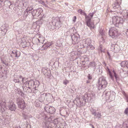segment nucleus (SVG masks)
I'll list each match as a JSON object with an SVG mask.
<instances>
[{"mask_svg": "<svg viewBox=\"0 0 128 128\" xmlns=\"http://www.w3.org/2000/svg\"><path fill=\"white\" fill-rule=\"evenodd\" d=\"M112 22L113 24L116 26L119 27V26L121 25L123 22L122 19L118 16H114L112 19Z\"/></svg>", "mask_w": 128, "mask_h": 128, "instance_id": "nucleus-1", "label": "nucleus"}, {"mask_svg": "<svg viewBox=\"0 0 128 128\" xmlns=\"http://www.w3.org/2000/svg\"><path fill=\"white\" fill-rule=\"evenodd\" d=\"M93 15L94 14L93 13H90L89 14L88 16H86V24L90 28L91 30L94 28V24L90 22L91 19Z\"/></svg>", "mask_w": 128, "mask_h": 128, "instance_id": "nucleus-2", "label": "nucleus"}, {"mask_svg": "<svg viewBox=\"0 0 128 128\" xmlns=\"http://www.w3.org/2000/svg\"><path fill=\"white\" fill-rule=\"evenodd\" d=\"M99 88L101 89L105 88L107 86L108 82L106 78L104 76L100 78L98 80Z\"/></svg>", "mask_w": 128, "mask_h": 128, "instance_id": "nucleus-3", "label": "nucleus"}, {"mask_svg": "<svg viewBox=\"0 0 128 128\" xmlns=\"http://www.w3.org/2000/svg\"><path fill=\"white\" fill-rule=\"evenodd\" d=\"M43 119L45 120L46 122H44L42 123V126L44 128H48L49 127V122H51V119L50 118H48L46 115L44 114Z\"/></svg>", "mask_w": 128, "mask_h": 128, "instance_id": "nucleus-4", "label": "nucleus"}, {"mask_svg": "<svg viewBox=\"0 0 128 128\" xmlns=\"http://www.w3.org/2000/svg\"><path fill=\"white\" fill-rule=\"evenodd\" d=\"M118 30L114 27L110 28L109 30V34L110 36L112 38H114L118 35Z\"/></svg>", "mask_w": 128, "mask_h": 128, "instance_id": "nucleus-5", "label": "nucleus"}, {"mask_svg": "<svg viewBox=\"0 0 128 128\" xmlns=\"http://www.w3.org/2000/svg\"><path fill=\"white\" fill-rule=\"evenodd\" d=\"M17 103L18 107L23 109L26 106L24 100L21 98H18L17 99Z\"/></svg>", "mask_w": 128, "mask_h": 128, "instance_id": "nucleus-6", "label": "nucleus"}, {"mask_svg": "<svg viewBox=\"0 0 128 128\" xmlns=\"http://www.w3.org/2000/svg\"><path fill=\"white\" fill-rule=\"evenodd\" d=\"M44 109L47 112L51 114H53L55 111L54 108L52 106H46L45 107Z\"/></svg>", "mask_w": 128, "mask_h": 128, "instance_id": "nucleus-7", "label": "nucleus"}, {"mask_svg": "<svg viewBox=\"0 0 128 128\" xmlns=\"http://www.w3.org/2000/svg\"><path fill=\"white\" fill-rule=\"evenodd\" d=\"M120 4L117 3H115L112 5V8L111 10L112 12H115L118 11L120 8Z\"/></svg>", "mask_w": 128, "mask_h": 128, "instance_id": "nucleus-8", "label": "nucleus"}, {"mask_svg": "<svg viewBox=\"0 0 128 128\" xmlns=\"http://www.w3.org/2000/svg\"><path fill=\"white\" fill-rule=\"evenodd\" d=\"M46 101L49 103L52 102L53 99L52 94L49 93L46 94Z\"/></svg>", "mask_w": 128, "mask_h": 128, "instance_id": "nucleus-9", "label": "nucleus"}, {"mask_svg": "<svg viewBox=\"0 0 128 128\" xmlns=\"http://www.w3.org/2000/svg\"><path fill=\"white\" fill-rule=\"evenodd\" d=\"M111 48L112 50H114L116 52H118L120 50L119 46L117 44H112V45Z\"/></svg>", "mask_w": 128, "mask_h": 128, "instance_id": "nucleus-10", "label": "nucleus"}, {"mask_svg": "<svg viewBox=\"0 0 128 128\" xmlns=\"http://www.w3.org/2000/svg\"><path fill=\"white\" fill-rule=\"evenodd\" d=\"M71 38L73 42L74 43L77 44L79 42L80 38L78 36H76L75 34H73Z\"/></svg>", "mask_w": 128, "mask_h": 128, "instance_id": "nucleus-11", "label": "nucleus"}, {"mask_svg": "<svg viewBox=\"0 0 128 128\" xmlns=\"http://www.w3.org/2000/svg\"><path fill=\"white\" fill-rule=\"evenodd\" d=\"M26 86H28L32 89H34L35 88H36V86L34 85V82L33 81H30L29 82H26Z\"/></svg>", "mask_w": 128, "mask_h": 128, "instance_id": "nucleus-12", "label": "nucleus"}, {"mask_svg": "<svg viewBox=\"0 0 128 128\" xmlns=\"http://www.w3.org/2000/svg\"><path fill=\"white\" fill-rule=\"evenodd\" d=\"M20 55V52L19 51H12L11 56L13 58L14 57L18 58Z\"/></svg>", "mask_w": 128, "mask_h": 128, "instance_id": "nucleus-13", "label": "nucleus"}, {"mask_svg": "<svg viewBox=\"0 0 128 128\" xmlns=\"http://www.w3.org/2000/svg\"><path fill=\"white\" fill-rule=\"evenodd\" d=\"M53 44L52 42H47L45 43L42 46L43 49L44 50H46L48 47H50Z\"/></svg>", "mask_w": 128, "mask_h": 128, "instance_id": "nucleus-14", "label": "nucleus"}, {"mask_svg": "<svg viewBox=\"0 0 128 128\" xmlns=\"http://www.w3.org/2000/svg\"><path fill=\"white\" fill-rule=\"evenodd\" d=\"M52 23L54 25L57 27L58 28L61 26V24L60 22L59 21H57L56 19H55L53 20Z\"/></svg>", "mask_w": 128, "mask_h": 128, "instance_id": "nucleus-15", "label": "nucleus"}, {"mask_svg": "<svg viewBox=\"0 0 128 128\" xmlns=\"http://www.w3.org/2000/svg\"><path fill=\"white\" fill-rule=\"evenodd\" d=\"M23 88L24 90L27 93H30L32 92V89L27 86H24Z\"/></svg>", "mask_w": 128, "mask_h": 128, "instance_id": "nucleus-16", "label": "nucleus"}, {"mask_svg": "<svg viewBox=\"0 0 128 128\" xmlns=\"http://www.w3.org/2000/svg\"><path fill=\"white\" fill-rule=\"evenodd\" d=\"M0 110H1L2 113H4L6 110V108L5 106V103H3L2 104H0Z\"/></svg>", "mask_w": 128, "mask_h": 128, "instance_id": "nucleus-17", "label": "nucleus"}, {"mask_svg": "<svg viewBox=\"0 0 128 128\" xmlns=\"http://www.w3.org/2000/svg\"><path fill=\"white\" fill-rule=\"evenodd\" d=\"M96 64L94 62H90L89 63V65L88 66V68L91 67L92 69L94 70L96 68Z\"/></svg>", "mask_w": 128, "mask_h": 128, "instance_id": "nucleus-18", "label": "nucleus"}, {"mask_svg": "<svg viewBox=\"0 0 128 128\" xmlns=\"http://www.w3.org/2000/svg\"><path fill=\"white\" fill-rule=\"evenodd\" d=\"M111 94L110 92L107 91L106 90H105L104 92L103 96L104 97H106V99L107 100H108V98H109V96Z\"/></svg>", "mask_w": 128, "mask_h": 128, "instance_id": "nucleus-19", "label": "nucleus"}, {"mask_svg": "<svg viewBox=\"0 0 128 128\" xmlns=\"http://www.w3.org/2000/svg\"><path fill=\"white\" fill-rule=\"evenodd\" d=\"M1 33L2 35L4 36L5 35L7 32V28L5 26H2L1 28Z\"/></svg>", "mask_w": 128, "mask_h": 128, "instance_id": "nucleus-20", "label": "nucleus"}, {"mask_svg": "<svg viewBox=\"0 0 128 128\" xmlns=\"http://www.w3.org/2000/svg\"><path fill=\"white\" fill-rule=\"evenodd\" d=\"M45 96L46 94H44L40 95L39 98L40 101L41 102H43L44 100Z\"/></svg>", "mask_w": 128, "mask_h": 128, "instance_id": "nucleus-21", "label": "nucleus"}, {"mask_svg": "<svg viewBox=\"0 0 128 128\" xmlns=\"http://www.w3.org/2000/svg\"><path fill=\"white\" fill-rule=\"evenodd\" d=\"M85 97L88 98L87 99H85V102H90L92 100L90 94H85Z\"/></svg>", "mask_w": 128, "mask_h": 128, "instance_id": "nucleus-22", "label": "nucleus"}, {"mask_svg": "<svg viewBox=\"0 0 128 128\" xmlns=\"http://www.w3.org/2000/svg\"><path fill=\"white\" fill-rule=\"evenodd\" d=\"M9 108L12 111L16 109V106L13 104H11L9 106Z\"/></svg>", "mask_w": 128, "mask_h": 128, "instance_id": "nucleus-23", "label": "nucleus"}, {"mask_svg": "<svg viewBox=\"0 0 128 128\" xmlns=\"http://www.w3.org/2000/svg\"><path fill=\"white\" fill-rule=\"evenodd\" d=\"M66 124L64 123H60L59 124V125H57L56 126L58 128H66Z\"/></svg>", "mask_w": 128, "mask_h": 128, "instance_id": "nucleus-24", "label": "nucleus"}, {"mask_svg": "<svg viewBox=\"0 0 128 128\" xmlns=\"http://www.w3.org/2000/svg\"><path fill=\"white\" fill-rule=\"evenodd\" d=\"M38 11V10H34L33 11H32V14L33 16H38L40 14L38 12L37 13V12Z\"/></svg>", "mask_w": 128, "mask_h": 128, "instance_id": "nucleus-25", "label": "nucleus"}, {"mask_svg": "<svg viewBox=\"0 0 128 128\" xmlns=\"http://www.w3.org/2000/svg\"><path fill=\"white\" fill-rule=\"evenodd\" d=\"M84 102H82L80 100H78V102L77 104V105L79 106L80 107L84 105L85 104Z\"/></svg>", "mask_w": 128, "mask_h": 128, "instance_id": "nucleus-26", "label": "nucleus"}, {"mask_svg": "<svg viewBox=\"0 0 128 128\" xmlns=\"http://www.w3.org/2000/svg\"><path fill=\"white\" fill-rule=\"evenodd\" d=\"M101 116H102L100 113L99 112H97L94 115V119L96 118L99 119L101 118Z\"/></svg>", "mask_w": 128, "mask_h": 128, "instance_id": "nucleus-27", "label": "nucleus"}, {"mask_svg": "<svg viewBox=\"0 0 128 128\" xmlns=\"http://www.w3.org/2000/svg\"><path fill=\"white\" fill-rule=\"evenodd\" d=\"M83 60L82 61V63L86 62L89 60L88 58L86 56H84L82 58Z\"/></svg>", "mask_w": 128, "mask_h": 128, "instance_id": "nucleus-28", "label": "nucleus"}, {"mask_svg": "<svg viewBox=\"0 0 128 128\" xmlns=\"http://www.w3.org/2000/svg\"><path fill=\"white\" fill-rule=\"evenodd\" d=\"M109 98H108L107 100H110L111 101H112L115 98V96L113 94H112L111 93V94L109 96Z\"/></svg>", "mask_w": 128, "mask_h": 128, "instance_id": "nucleus-29", "label": "nucleus"}, {"mask_svg": "<svg viewBox=\"0 0 128 128\" xmlns=\"http://www.w3.org/2000/svg\"><path fill=\"white\" fill-rule=\"evenodd\" d=\"M91 41L90 39V38H87L86 40L85 43L87 44L88 46L90 45V44L91 43Z\"/></svg>", "mask_w": 128, "mask_h": 128, "instance_id": "nucleus-30", "label": "nucleus"}, {"mask_svg": "<svg viewBox=\"0 0 128 128\" xmlns=\"http://www.w3.org/2000/svg\"><path fill=\"white\" fill-rule=\"evenodd\" d=\"M58 119H56L54 120L53 123L55 125L57 124V125H59V124H60L58 122Z\"/></svg>", "mask_w": 128, "mask_h": 128, "instance_id": "nucleus-31", "label": "nucleus"}, {"mask_svg": "<svg viewBox=\"0 0 128 128\" xmlns=\"http://www.w3.org/2000/svg\"><path fill=\"white\" fill-rule=\"evenodd\" d=\"M108 68V74H109V75L110 76V78H111L113 80H114L113 77L111 74V72L110 71L109 69L108 68Z\"/></svg>", "mask_w": 128, "mask_h": 128, "instance_id": "nucleus-32", "label": "nucleus"}, {"mask_svg": "<svg viewBox=\"0 0 128 128\" xmlns=\"http://www.w3.org/2000/svg\"><path fill=\"white\" fill-rule=\"evenodd\" d=\"M39 3L42 5H43L44 6L46 7V5L45 4V2L43 1H42L41 0H40L38 1Z\"/></svg>", "mask_w": 128, "mask_h": 128, "instance_id": "nucleus-33", "label": "nucleus"}, {"mask_svg": "<svg viewBox=\"0 0 128 128\" xmlns=\"http://www.w3.org/2000/svg\"><path fill=\"white\" fill-rule=\"evenodd\" d=\"M113 72L114 74V76L115 77L116 80H117L118 79V76L114 70L113 71Z\"/></svg>", "mask_w": 128, "mask_h": 128, "instance_id": "nucleus-34", "label": "nucleus"}, {"mask_svg": "<svg viewBox=\"0 0 128 128\" xmlns=\"http://www.w3.org/2000/svg\"><path fill=\"white\" fill-rule=\"evenodd\" d=\"M126 64V61H124L120 63V65L122 67H125V64Z\"/></svg>", "mask_w": 128, "mask_h": 128, "instance_id": "nucleus-35", "label": "nucleus"}, {"mask_svg": "<svg viewBox=\"0 0 128 128\" xmlns=\"http://www.w3.org/2000/svg\"><path fill=\"white\" fill-rule=\"evenodd\" d=\"M90 96L91 98V99L92 100L93 99H94L95 98V95L94 94H90Z\"/></svg>", "mask_w": 128, "mask_h": 128, "instance_id": "nucleus-36", "label": "nucleus"}, {"mask_svg": "<svg viewBox=\"0 0 128 128\" xmlns=\"http://www.w3.org/2000/svg\"><path fill=\"white\" fill-rule=\"evenodd\" d=\"M19 78H22V83H20V84H23V83H24V81L25 80H25V78H22V76H19Z\"/></svg>", "mask_w": 128, "mask_h": 128, "instance_id": "nucleus-37", "label": "nucleus"}, {"mask_svg": "<svg viewBox=\"0 0 128 128\" xmlns=\"http://www.w3.org/2000/svg\"><path fill=\"white\" fill-rule=\"evenodd\" d=\"M78 12L79 13H80L82 14H85L83 11L81 9H80L78 10Z\"/></svg>", "mask_w": 128, "mask_h": 128, "instance_id": "nucleus-38", "label": "nucleus"}, {"mask_svg": "<svg viewBox=\"0 0 128 128\" xmlns=\"http://www.w3.org/2000/svg\"><path fill=\"white\" fill-rule=\"evenodd\" d=\"M88 46L91 50H93L94 49V47L92 44L89 45Z\"/></svg>", "mask_w": 128, "mask_h": 128, "instance_id": "nucleus-39", "label": "nucleus"}, {"mask_svg": "<svg viewBox=\"0 0 128 128\" xmlns=\"http://www.w3.org/2000/svg\"><path fill=\"white\" fill-rule=\"evenodd\" d=\"M124 113L127 115H128V108H127L125 110L124 112Z\"/></svg>", "mask_w": 128, "mask_h": 128, "instance_id": "nucleus-40", "label": "nucleus"}, {"mask_svg": "<svg viewBox=\"0 0 128 128\" xmlns=\"http://www.w3.org/2000/svg\"><path fill=\"white\" fill-rule=\"evenodd\" d=\"M69 83V81L66 80H65L63 81V84H64L65 85H66L68 84Z\"/></svg>", "mask_w": 128, "mask_h": 128, "instance_id": "nucleus-41", "label": "nucleus"}, {"mask_svg": "<svg viewBox=\"0 0 128 128\" xmlns=\"http://www.w3.org/2000/svg\"><path fill=\"white\" fill-rule=\"evenodd\" d=\"M92 114L93 115H94L96 112L95 110H91Z\"/></svg>", "mask_w": 128, "mask_h": 128, "instance_id": "nucleus-42", "label": "nucleus"}, {"mask_svg": "<svg viewBox=\"0 0 128 128\" xmlns=\"http://www.w3.org/2000/svg\"><path fill=\"white\" fill-rule=\"evenodd\" d=\"M23 116L24 119H26L28 118V116L26 114H23Z\"/></svg>", "mask_w": 128, "mask_h": 128, "instance_id": "nucleus-43", "label": "nucleus"}, {"mask_svg": "<svg viewBox=\"0 0 128 128\" xmlns=\"http://www.w3.org/2000/svg\"><path fill=\"white\" fill-rule=\"evenodd\" d=\"M13 81L15 83H16V82L19 83L20 82V81L18 79H14V80Z\"/></svg>", "mask_w": 128, "mask_h": 128, "instance_id": "nucleus-44", "label": "nucleus"}, {"mask_svg": "<svg viewBox=\"0 0 128 128\" xmlns=\"http://www.w3.org/2000/svg\"><path fill=\"white\" fill-rule=\"evenodd\" d=\"M99 48L101 52H104V50H103L102 48V46L101 45H100V46Z\"/></svg>", "mask_w": 128, "mask_h": 128, "instance_id": "nucleus-45", "label": "nucleus"}, {"mask_svg": "<svg viewBox=\"0 0 128 128\" xmlns=\"http://www.w3.org/2000/svg\"><path fill=\"white\" fill-rule=\"evenodd\" d=\"M122 1V0H116L117 2L116 3L120 4L121 3Z\"/></svg>", "mask_w": 128, "mask_h": 128, "instance_id": "nucleus-46", "label": "nucleus"}, {"mask_svg": "<svg viewBox=\"0 0 128 128\" xmlns=\"http://www.w3.org/2000/svg\"><path fill=\"white\" fill-rule=\"evenodd\" d=\"M100 33L102 36H103L104 35V33L102 30H100Z\"/></svg>", "mask_w": 128, "mask_h": 128, "instance_id": "nucleus-47", "label": "nucleus"}, {"mask_svg": "<svg viewBox=\"0 0 128 128\" xmlns=\"http://www.w3.org/2000/svg\"><path fill=\"white\" fill-rule=\"evenodd\" d=\"M126 13V16L127 18H128V12L126 11H125V12ZM125 17L126 16H125Z\"/></svg>", "mask_w": 128, "mask_h": 128, "instance_id": "nucleus-48", "label": "nucleus"}, {"mask_svg": "<svg viewBox=\"0 0 128 128\" xmlns=\"http://www.w3.org/2000/svg\"><path fill=\"white\" fill-rule=\"evenodd\" d=\"M76 16H74L73 20V21L74 22H75L76 21Z\"/></svg>", "mask_w": 128, "mask_h": 128, "instance_id": "nucleus-49", "label": "nucleus"}, {"mask_svg": "<svg viewBox=\"0 0 128 128\" xmlns=\"http://www.w3.org/2000/svg\"><path fill=\"white\" fill-rule=\"evenodd\" d=\"M125 66H126L127 68H128V61H126Z\"/></svg>", "mask_w": 128, "mask_h": 128, "instance_id": "nucleus-50", "label": "nucleus"}, {"mask_svg": "<svg viewBox=\"0 0 128 128\" xmlns=\"http://www.w3.org/2000/svg\"><path fill=\"white\" fill-rule=\"evenodd\" d=\"M88 78L89 79L91 80L92 78V77L90 76V74H88Z\"/></svg>", "mask_w": 128, "mask_h": 128, "instance_id": "nucleus-51", "label": "nucleus"}, {"mask_svg": "<svg viewBox=\"0 0 128 128\" xmlns=\"http://www.w3.org/2000/svg\"><path fill=\"white\" fill-rule=\"evenodd\" d=\"M88 98H87L85 97V95L84 96L83 98V100H84V102H85V99H87Z\"/></svg>", "mask_w": 128, "mask_h": 128, "instance_id": "nucleus-52", "label": "nucleus"}, {"mask_svg": "<svg viewBox=\"0 0 128 128\" xmlns=\"http://www.w3.org/2000/svg\"><path fill=\"white\" fill-rule=\"evenodd\" d=\"M15 128H21L19 126H15Z\"/></svg>", "mask_w": 128, "mask_h": 128, "instance_id": "nucleus-53", "label": "nucleus"}, {"mask_svg": "<svg viewBox=\"0 0 128 128\" xmlns=\"http://www.w3.org/2000/svg\"><path fill=\"white\" fill-rule=\"evenodd\" d=\"M126 34L127 36H128V29L127 30V31L126 32Z\"/></svg>", "mask_w": 128, "mask_h": 128, "instance_id": "nucleus-54", "label": "nucleus"}, {"mask_svg": "<svg viewBox=\"0 0 128 128\" xmlns=\"http://www.w3.org/2000/svg\"><path fill=\"white\" fill-rule=\"evenodd\" d=\"M46 70V69L45 68H42V71H43L44 70Z\"/></svg>", "mask_w": 128, "mask_h": 128, "instance_id": "nucleus-55", "label": "nucleus"}, {"mask_svg": "<svg viewBox=\"0 0 128 128\" xmlns=\"http://www.w3.org/2000/svg\"><path fill=\"white\" fill-rule=\"evenodd\" d=\"M107 54H108V56H110V54L109 52H107Z\"/></svg>", "mask_w": 128, "mask_h": 128, "instance_id": "nucleus-56", "label": "nucleus"}, {"mask_svg": "<svg viewBox=\"0 0 128 128\" xmlns=\"http://www.w3.org/2000/svg\"><path fill=\"white\" fill-rule=\"evenodd\" d=\"M126 99L127 100V101L128 102V96H126Z\"/></svg>", "mask_w": 128, "mask_h": 128, "instance_id": "nucleus-57", "label": "nucleus"}, {"mask_svg": "<svg viewBox=\"0 0 128 128\" xmlns=\"http://www.w3.org/2000/svg\"><path fill=\"white\" fill-rule=\"evenodd\" d=\"M42 18H43V17H42L41 18L40 20H42Z\"/></svg>", "mask_w": 128, "mask_h": 128, "instance_id": "nucleus-58", "label": "nucleus"}, {"mask_svg": "<svg viewBox=\"0 0 128 128\" xmlns=\"http://www.w3.org/2000/svg\"><path fill=\"white\" fill-rule=\"evenodd\" d=\"M37 40H38L39 41V42H40L39 40L38 39H37Z\"/></svg>", "mask_w": 128, "mask_h": 128, "instance_id": "nucleus-59", "label": "nucleus"}, {"mask_svg": "<svg viewBox=\"0 0 128 128\" xmlns=\"http://www.w3.org/2000/svg\"><path fill=\"white\" fill-rule=\"evenodd\" d=\"M29 11H30V9L29 10H28V12H29Z\"/></svg>", "mask_w": 128, "mask_h": 128, "instance_id": "nucleus-60", "label": "nucleus"}, {"mask_svg": "<svg viewBox=\"0 0 128 128\" xmlns=\"http://www.w3.org/2000/svg\"><path fill=\"white\" fill-rule=\"evenodd\" d=\"M92 128H94V126H93V125H92Z\"/></svg>", "mask_w": 128, "mask_h": 128, "instance_id": "nucleus-61", "label": "nucleus"}, {"mask_svg": "<svg viewBox=\"0 0 128 128\" xmlns=\"http://www.w3.org/2000/svg\"><path fill=\"white\" fill-rule=\"evenodd\" d=\"M127 128H128V126H127Z\"/></svg>", "mask_w": 128, "mask_h": 128, "instance_id": "nucleus-62", "label": "nucleus"}, {"mask_svg": "<svg viewBox=\"0 0 128 128\" xmlns=\"http://www.w3.org/2000/svg\"><path fill=\"white\" fill-rule=\"evenodd\" d=\"M83 64L84 65L85 64Z\"/></svg>", "mask_w": 128, "mask_h": 128, "instance_id": "nucleus-63", "label": "nucleus"}, {"mask_svg": "<svg viewBox=\"0 0 128 128\" xmlns=\"http://www.w3.org/2000/svg\"><path fill=\"white\" fill-rule=\"evenodd\" d=\"M42 114L43 115L44 114L43 113H42Z\"/></svg>", "mask_w": 128, "mask_h": 128, "instance_id": "nucleus-64", "label": "nucleus"}]
</instances>
